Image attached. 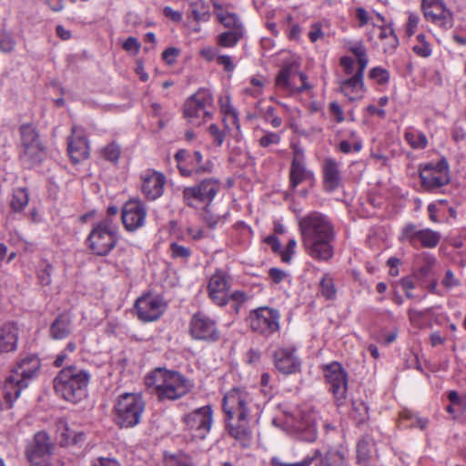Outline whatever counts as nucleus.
<instances>
[{
	"label": "nucleus",
	"instance_id": "obj_54",
	"mask_svg": "<svg viewBox=\"0 0 466 466\" xmlns=\"http://www.w3.org/2000/svg\"><path fill=\"white\" fill-rule=\"evenodd\" d=\"M249 299H250V296L243 290H235L231 293H230V291L228 292V301L232 300L233 302H235L237 304V306H236L237 311L238 310L239 306L242 305L243 303L247 302L248 300H249Z\"/></svg>",
	"mask_w": 466,
	"mask_h": 466
},
{
	"label": "nucleus",
	"instance_id": "obj_34",
	"mask_svg": "<svg viewBox=\"0 0 466 466\" xmlns=\"http://www.w3.org/2000/svg\"><path fill=\"white\" fill-rule=\"evenodd\" d=\"M71 319L66 314L59 315L51 324L49 332L54 339H64L71 333Z\"/></svg>",
	"mask_w": 466,
	"mask_h": 466
},
{
	"label": "nucleus",
	"instance_id": "obj_9",
	"mask_svg": "<svg viewBox=\"0 0 466 466\" xmlns=\"http://www.w3.org/2000/svg\"><path fill=\"white\" fill-rule=\"evenodd\" d=\"M221 186V182L215 177L203 179L195 186L184 188L183 201L187 207L208 208L220 191Z\"/></svg>",
	"mask_w": 466,
	"mask_h": 466
},
{
	"label": "nucleus",
	"instance_id": "obj_27",
	"mask_svg": "<svg viewBox=\"0 0 466 466\" xmlns=\"http://www.w3.org/2000/svg\"><path fill=\"white\" fill-rule=\"evenodd\" d=\"M68 154L74 163H78L89 156V147L84 132L78 127L72 128L68 140Z\"/></svg>",
	"mask_w": 466,
	"mask_h": 466
},
{
	"label": "nucleus",
	"instance_id": "obj_24",
	"mask_svg": "<svg viewBox=\"0 0 466 466\" xmlns=\"http://www.w3.org/2000/svg\"><path fill=\"white\" fill-rule=\"evenodd\" d=\"M50 451L51 444L46 433L37 432L33 444L26 451V456L32 466H44L51 462Z\"/></svg>",
	"mask_w": 466,
	"mask_h": 466
},
{
	"label": "nucleus",
	"instance_id": "obj_49",
	"mask_svg": "<svg viewBox=\"0 0 466 466\" xmlns=\"http://www.w3.org/2000/svg\"><path fill=\"white\" fill-rule=\"evenodd\" d=\"M351 416L358 422H363L368 417V407L361 401H353Z\"/></svg>",
	"mask_w": 466,
	"mask_h": 466
},
{
	"label": "nucleus",
	"instance_id": "obj_6",
	"mask_svg": "<svg viewBox=\"0 0 466 466\" xmlns=\"http://www.w3.org/2000/svg\"><path fill=\"white\" fill-rule=\"evenodd\" d=\"M118 241V227L111 218L93 224L86 243L93 255L105 257L115 248Z\"/></svg>",
	"mask_w": 466,
	"mask_h": 466
},
{
	"label": "nucleus",
	"instance_id": "obj_62",
	"mask_svg": "<svg viewBox=\"0 0 466 466\" xmlns=\"http://www.w3.org/2000/svg\"><path fill=\"white\" fill-rule=\"evenodd\" d=\"M296 246L297 241L294 238L289 240L286 249L281 252V259L283 262H290L295 252Z\"/></svg>",
	"mask_w": 466,
	"mask_h": 466
},
{
	"label": "nucleus",
	"instance_id": "obj_25",
	"mask_svg": "<svg viewBox=\"0 0 466 466\" xmlns=\"http://www.w3.org/2000/svg\"><path fill=\"white\" fill-rule=\"evenodd\" d=\"M295 352L294 347H282L275 351L274 364L279 372L290 375L300 371L301 362Z\"/></svg>",
	"mask_w": 466,
	"mask_h": 466
},
{
	"label": "nucleus",
	"instance_id": "obj_33",
	"mask_svg": "<svg viewBox=\"0 0 466 466\" xmlns=\"http://www.w3.org/2000/svg\"><path fill=\"white\" fill-rule=\"evenodd\" d=\"M215 14L218 20L230 31H244V26L239 17L234 14L225 11L218 4H214Z\"/></svg>",
	"mask_w": 466,
	"mask_h": 466
},
{
	"label": "nucleus",
	"instance_id": "obj_15",
	"mask_svg": "<svg viewBox=\"0 0 466 466\" xmlns=\"http://www.w3.org/2000/svg\"><path fill=\"white\" fill-rule=\"evenodd\" d=\"M181 420L193 438L203 440L213 425V409L210 405L197 408L185 413Z\"/></svg>",
	"mask_w": 466,
	"mask_h": 466
},
{
	"label": "nucleus",
	"instance_id": "obj_38",
	"mask_svg": "<svg viewBox=\"0 0 466 466\" xmlns=\"http://www.w3.org/2000/svg\"><path fill=\"white\" fill-rule=\"evenodd\" d=\"M29 196L26 188H15L10 199V208L15 212L22 211L28 204Z\"/></svg>",
	"mask_w": 466,
	"mask_h": 466
},
{
	"label": "nucleus",
	"instance_id": "obj_59",
	"mask_svg": "<svg viewBox=\"0 0 466 466\" xmlns=\"http://www.w3.org/2000/svg\"><path fill=\"white\" fill-rule=\"evenodd\" d=\"M441 284L448 289L458 287L460 285V280L455 278L453 272L451 269H448L445 272V275L441 280Z\"/></svg>",
	"mask_w": 466,
	"mask_h": 466
},
{
	"label": "nucleus",
	"instance_id": "obj_26",
	"mask_svg": "<svg viewBox=\"0 0 466 466\" xmlns=\"http://www.w3.org/2000/svg\"><path fill=\"white\" fill-rule=\"evenodd\" d=\"M364 71L357 68L353 76L339 81L341 93L351 101L361 99L364 96Z\"/></svg>",
	"mask_w": 466,
	"mask_h": 466
},
{
	"label": "nucleus",
	"instance_id": "obj_17",
	"mask_svg": "<svg viewBox=\"0 0 466 466\" xmlns=\"http://www.w3.org/2000/svg\"><path fill=\"white\" fill-rule=\"evenodd\" d=\"M441 234L431 228L420 229L414 224H408L403 227L400 239L402 242H408L414 248L421 246L426 248H435L440 240Z\"/></svg>",
	"mask_w": 466,
	"mask_h": 466
},
{
	"label": "nucleus",
	"instance_id": "obj_30",
	"mask_svg": "<svg viewBox=\"0 0 466 466\" xmlns=\"http://www.w3.org/2000/svg\"><path fill=\"white\" fill-rule=\"evenodd\" d=\"M323 182L325 189L329 192L341 185L339 164L332 158H327L323 164Z\"/></svg>",
	"mask_w": 466,
	"mask_h": 466
},
{
	"label": "nucleus",
	"instance_id": "obj_51",
	"mask_svg": "<svg viewBox=\"0 0 466 466\" xmlns=\"http://www.w3.org/2000/svg\"><path fill=\"white\" fill-rule=\"evenodd\" d=\"M15 41L13 36L5 31L0 32V50L5 53H10L15 49Z\"/></svg>",
	"mask_w": 466,
	"mask_h": 466
},
{
	"label": "nucleus",
	"instance_id": "obj_46",
	"mask_svg": "<svg viewBox=\"0 0 466 466\" xmlns=\"http://www.w3.org/2000/svg\"><path fill=\"white\" fill-rule=\"evenodd\" d=\"M101 154L106 160L116 163L121 154L120 147L114 142L110 143L102 149Z\"/></svg>",
	"mask_w": 466,
	"mask_h": 466
},
{
	"label": "nucleus",
	"instance_id": "obj_32",
	"mask_svg": "<svg viewBox=\"0 0 466 466\" xmlns=\"http://www.w3.org/2000/svg\"><path fill=\"white\" fill-rule=\"evenodd\" d=\"M375 441L370 435H364L357 445V463L359 466H370L374 452Z\"/></svg>",
	"mask_w": 466,
	"mask_h": 466
},
{
	"label": "nucleus",
	"instance_id": "obj_48",
	"mask_svg": "<svg viewBox=\"0 0 466 466\" xmlns=\"http://www.w3.org/2000/svg\"><path fill=\"white\" fill-rule=\"evenodd\" d=\"M357 134L355 131H350V137L354 139L353 144L350 143L348 140H342L339 144V149L345 154H349L354 149V151L359 152L362 148V143L360 140L356 139Z\"/></svg>",
	"mask_w": 466,
	"mask_h": 466
},
{
	"label": "nucleus",
	"instance_id": "obj_63",
	"mask_svg": "<svg viewBox=\"0 0 466 466\" xmlns=\"http://www.w3.org/2000/svg\"><path fill=\"white\" fill-rule=\"evenodd\" d=\"M448 399L451 404L455 405L461 410L466 409L465 399L460 396L456 390H450L448 392Z\"/></svg>",
	"mask_w": 466,
	"mask_h": 466
},
{
	"label": "nucleus",
	"instance_id": "obj_7",
	"mask_svg": "<svg viewBox=\"0 0 466 466\" xmlns=\"http://www.w3.org/2000/svg\"><path fill=\"white\" fill-rule=\"evenodd\" d=\"M145 400L139 393L119 395L114 405L115 421L120 428H133L140 421L145 410Z\"/></svg>",
	"mask_w": 466,
	"mask_h": 466
},
{
	"label": "nucleus",
	"instance_id": "obj_28",
	"mask_svg": "<svg viewBox=\"0 0 466 466\" xmlns=\"http://www.w3.org/2000/svg\"><path fill=\"white\" fill-rule=\"evenodd\" d=\"M19 338V329L14 322L0 327V355L15 351Z\"/></svg>",
	"mask_w": 466,
	"mask_h": 466
},
{
	"label": "nucleus",
	"instance_id": "obj_3",
	"mask_svg": "<svg viewBox=\"0 0 466 466\" xmlns=\"http://www.w3.org/2000/svg\"><path fill=\"white\" fill-rule=\"evenodd\" d=\"M145 384L160 401L179 400L193 389L189 379L177 370L166 368L152 370L146 376Z\"/></svg>",
	"mask_w": 466,
	"mask_h": 466
},
{
	"label": "nucleus",
	"instance_id": "obj_56",
	"mask_svg": "<svg viewBox=\"0 0 466 466\" xmlns=\"http://www.w3.org/2000/svg\"><path fill=\"white\" fill-rule=\"evenodd\" d=\"M339 64L343 68L345 76L350 77L353 76L355 71V61L350 56H342L339 60Z\"/></svg>",
	"mask_w": 466,
	"mask_h": 466
},
{
	"label": "nucleus",
	"instance_id": "obj_64",
	"mask_svg": "<svg viewBox=\"0 0 466 466\" xmlns=\"http://www.w3.org/2000/svg\"><path fill=\"white\" fill-rule=\"evenodd\" d=\"M218 65L223 66L227 72H232L235 68V65L231 57L228 55H220L216 57Z\"/></svg>",
	"mask_w": 466,
	"mask_h": 466
},
{
	"label": "nucleus",
	"instance_id": "obj_23",
	"mask_svg": "<svg viewBox=\"0 0 466 466\" xmlns=\"http://www.w3.org/2000/svg\"><path fill=\"white\" fill-rule=\"evenodd\" d=\"M141 191L148 200H156L164 193L166 177L154 169H147L140 175Z\"/></svg>",
	"mask_w": 466,
	"mask_h": 466
},
{
	"label": "nucleus",
	"instance_id": "obj_45",
	"mask_svg": "<svg viewBox=\"0 0 466 466\" xmlns=\"http://www.w3.org/2000/svg\"><path fill=\"white\" fill-rule=\"evenodd\" d=\"M417 42L418 43L414 45L412 48L413 52L421 57L430 56L431 55V47L426 41V37L423 34H419L417 35Z\"/></svg>",
	"mask_w": 466,
	"mask_h": 466
},
{
	"label": "nucleus",
	"instance_id": "obj_58",
	"mask_svg": "<svg viewBox=\"0 0 466 466\" xmlns=\"http://www.w3.org/2000/svg\"><path fill=\"white\" fill-rule=\"evenodd\" d=\"M270 464L271 466H312V459L305 460L301 462L289 463L282 461L279 457H272L270 460ZM313 466H317V464H314Z\"/></svg>",
	"mask_w": 466,
	"mask_h": 466
},
{
	"label": "nucleus",
	"instance_id": "obj_39",
	"mask_svg": "<svg viewBox=\"0 0 466 466\" xmlns=\"http://www.w3.org/2000/svg\"><path fill=\"white\" fill-rule=\"evenodd\" d=\"M348 49L357 57L358 68L365 70L369 63V58L363 43L361 41L350 42L348 46Z\"/></svg>",
	"mask_w": 466,
	"mask_h": 466
},
{
	"label": "nucleus",
	"instance_id": "obj_41",
	"mask_svg": "<svg viewBox=\"0 0 466 466\" xmlns=\"http://www.w3.org/2000/svg\"><path fill=\"white\" fill-rule=\"evenodd\" d=\"M320 294L327 299H333L336 297L337 289L334 285L333 277L330 273H325L319 282Z\"/></svg>",
	"mask_w": 466,
	"mask_h": 466
},
{
	"label": "nucleus",
	"instance_id": "obj_42",
	"mask_svg": "<svg viewBox=\"0 0 466 466\" xmlns=\"http://www.w3.org/2000/svg\"><path fill=\"white\" fill-rule=\"evenodd\" d=\"M324 463L325 466H343L345 463V454L341 451L331 449L327 451Z\"/></svg>",
	"mask_w": 466,
	"mask_h": 466
},
{
	"label": "nucleus",
	"instance_id": "obj_18",
	"mask_svg": "<svg viewBox=\"0 0 466 466\" xmlns=\"http://www.w3.org/2000/svg\"><path fill=\"white\" fill-rule=\"evenodd\" d=\"M421 10L425 19L445 29L453 25L452 13L443 0H422Z\"/></svg>",
	"mask_w": 466,
	"mask_h": 466
},
{
	"label": "nucleus",
	"instance_id": "obj_35",
	"mask_svg": "<svg viewBox=\"0 0 466 466\" xmlns=\"http://www.w3.org/2000/svg\"><path fill=\"white\" fill-rule=\"evenodd\" d=\"M57 433L62 445L77 444L84 441L85 436L82 431L76 432L71 430L64 420L58 422Z\"/></svg>",
	"mask_w": 466,
	"mask_h": 466
},
{
	"label": "nucleus",
	"instance_id": "obj_14",
	"mask_svg": "<svg viewBox=\"0 0 466 466\" xmlns=\"http://www.w3.org/2000/svg\"><path fill=\"white\" fill-rule=\"evenodd\" d=\"M322 371L329 390L332 393L337 406H342L347 400L348 373L337 361L323 365Z\"/></svg>",
	"mask_w": 466,
	"mask_h": 466
},
{
	"label": "nucleus",
	"instance_id": "obj_31",
	"mask_svg": "<svg viewBox=\"0 0 466 466\" xmlns=\"http://www.w3.org/2000/svg\"><path fill=\"white\" fill-rule=\"evenodd\" d=\"M303 183L313 186L315 183L314 173L308 169L305 164H291L289 168V187L292 191Z\"/></svg>",
	"mask_w": 466,
	"mask_h": 466
},
{
	"label": "nucleus",
	"instance_id": "obj_8",
	"mask_svg": "<svg viewBox=\"0 0 466 466\" xmlns=\"http://www.w3.org/2000/svg\"><path fill=\"white\" fill-rule=\"evenodd\" d=\"M213 95L207 88H199L189 96L184 104V116L187 121L196 127L212 117Z\"/></svg>",
	"mask_w": 466,
	"mask_h": 466
},
{
	"label": "nucleus",
	"instance_id": "obj_11",
	"mask_svg": "<svg viewBox=\"0 0 466 466\" xmlns=\"http://www.w3.org/2000/svg\"><path fill=\"white\" fill-rule=\"evenodd\" d=\"M20 132V159L27 166H33L42 160L44 147L39 135L32 124H23Z\"/></svg>",
	"mask_w": 466,
	"mask_h": 466
},
{
	"label": "nucleus",
	"instance_id": "obj_19",
	"mask_svg": "<svg viewBox=\"0 0 466 466\" xmlns=\"http://www.w3.org/2000/svg\"><path fill=\"white\" fill-rule=\"evenodd\" d=\"M166 309L164 300L158 296L147 294L140 297L135 303L137 318L144 322H150L160 318Z\"/></svg>",
	"mask_w": 466,
	"mask_h": 466
},
{
	"label": "nucleus",
	"instance_id": "obj_60",
	"mask_svg": "<svg viewBox=\"0 0 466 466\" xmlns=\"http://www.w3.org/2000/svg\"><path fill=\"white\" fill-rule=\"evenodd\" d=\"M420 18L417 15L410 13L406 25V35L411 36L414 35L416 28L418 27Z\"/></svg>",
	"mask_w": 466,
	"mask_h": 466
},
{
	"label": "nucleus",
	"instance_id": "obj_12",
	"mask_svg": "<svg viewBox=\"0 0 466 466\" xmlns=\"http://www.w3.org/2000/svg\"><path fill=\"white\" fill-rule=\"evenodd\" d=\"M316 414L307 410L287 413L285 425L299 440L312 442L317 439Z\"/></svg>",
	"mask_w": 466,
	"mask_h": 466
},
{
	"label": "nucleus",
	"instance_id": "obj_16",
	"mask_svg": "<svg viewBox=\"0 0 466 466\" xmlns=\"http://www.w3.org/2000/svg\"><path fill=\"white\" fill-rule=\"evenodd\" d=\"M421 187L429 192L439 189L450 182L449 165L446 160L430 163L420 168Z\"/></svg>",
	"mask_w": 466,
	"mask_h": 466
},
{
	"label": "nucleus",
	"instance_id": "obj_57",
	"mask_svg": "<svg viewBox=\"0 0 466 466\" xmlns=\"http://www.w3.org/2000/svg\"><path fill=\"white\" fill-rule=\"evenodd\" d=\"M275 108L273 106H268L266 109V113L264 118L267 122H268L274 128H278L282 125V119L276 116Z\"/></svg>",
	"mask_w": 466,
	"mask_h": 466
},
{
	"label": "nucleus",
	"instance_id": "obj_5",
	"mask_svg": "<svg viewBox=\"0 0 466 466\" xmlns=\"http://www.w3.org/2000/svg\"><path fill=\"white\" fill-rule=\"evenodd\" d=\"M40 366V360L37 357L27 356L14 367L4 385V398L9 407L13 406L21 391L28 386Z\"/></svg>",
	"mask_w": 466,
	"mask_h": 466
},
{
	"label": "nucleus",
	"instance_id": "obj_53",
	"mask_svg": "<svg viewBox=\"0 0 466 466\" xmlns=\"http://www.w3.org/2000/svg\"><path fill=\"white\" fill-rule=\"evenodd\" d=\"M164 466H193L191 460L185 455L166 457Z\"/></svg>",
	"mask_w": 466,
	"mask_h": 466
},
{
	"label": "nucleus",
	"instance_id": "obj_43",
	"mask_svg": "<svg viewBox=\"0 0 466 466\" xmlns=\"http://www.w3.org/2000/svg\"><path fill=\"white\" fill-rule=\"evenodd\" d=\"M262 133V136L258 138V145L262 147L277 146L281 141L280 132H270L263 130Z\"/></svg>",
	"mask_w": 466,
	"mask_h": 466
},
{
	"label": "nucleus",
	"instance_id": "obj_2",
	"mask_svg": "<svg viewBox=\"0 0 466 466\" xmlns=\"http://www.w3.org/2000/svg\"><path fill=\"white\" fill-rule=\"evenodd\" d=\"M228 433L237 440H245L249 435L248 420L257 409L249 392L234 388L227 392L222 401Z\"/></svg>",
	"mask_w": 466,
	"mask_h": 466
},
{
	"label": "nucleus",
	"instance_id": "obj_10",
	"mask_svg": "<svg viewBox=\"0 0 466 466\" xmlns=\"http://www.w3.org/2000/svg\"><path fill=\"white\" fill-rule=\"evenodd\" d=\"M279 310L269 307H259L249 311L247 323L256 334L268 338L280 328Z\"/></svg>",
	"mask_w": 466,
	"mask_h": 466
},
{
	"label": "nucleus",
	"instance_id": "obj_61",
	"mask_svg": "<svg viewBox=\"0 0 466 466\" xmlns=\"http://www.w3.org/2000/svg\"><path fill=\"white\" fill-rule=\"evenodd\" d=\"M208 131L212 136L216 146L220 147L225 140L224 133L218 128V127L216 124L210 125L208 127Z\"/></svg>",
	"mask_w": 466,
	"mask_h": 466
},
{
	"label": "nucleus",
	"instance_id": "obj_4",
	"mask_svg": "<svg viewBox=\"0 0 466 466\" xmlns=\"http://www.w3.org/2000/svg\"><path fill=\"white\" fill-rule=\"evenodd\" d=\"M90 374L76 366L61 370L54 379V389L57 395L69 402L77 403L87 396Z\"/></svg>",
	"mask_w": 466,
	"mask_h": 466
},
{
	"label": "nucleus",
	"instance_id": "obj_36",
	"mask_svg": "<svg viewBox=\"0 0 466 466\" xmlns=\"http://www.w3.org/2000/svg\"><path fill=\"white\" fill-rule=\"evenodd\" d=\"M404 139L413 149H424L428 146L426 135L411 127L405 129Z\"/></svg>",
	"mask_w": 466,
	"mask_h": 466
},
{
	"label": "nucleus",
	"instance_id": "obj_50",
	"mask_svg": "<svg viewBox=\"0 0 466 466\" xmlns=\"http://www.w3.org/2000/svg\"><path fill=\"white\" fill-rule=\"evenodd\" d=\"M191 249L177 243L170 244V255L173 258L187 259L191 256Z\"/></svg>",
	"mask_w": 466,
	"mask_h": 466
},
{
	"label": "nucleus",
	"instance_id": "obj_55",
	"mask_svg": "<svg viewBox=\"0 0 466 466\" xmlns=\"http://www.w3.org/2000/svg\"><path fill=\"white\" fill-rule=\"evenodd\" d=\"M191 157H192V153H189L186 149H179L176 153L175 159L177 161V168H178L180 173H181V168L182 167H187L188 162H189Z\"/></svg>",
	"mask_w": 466,
	"mask_h": 466
},
{
	"label": "nucleus",
	"instance_id": "obj_22",
	"mask_svg": "<svg viewBox=\"0 0 466 466\" xmlns=\"http://www.w3.org/2000/svg\"><path fill=\"white\" fill-rule=\"evenodd\" d=\"M147 215L145 204L139 199H130L122 208V222L127 231L142 228Z\"/></svg>",
	"mask_w": 466,
	"mask_h": 466
},
{
	"label": "nucleus",
	"instance_id": "obj_29",
	"mask_svg": "<svg viewBox=\"0 0 466 466\" xmlns=\"http://www.w3.org/2000/svg\"><path fill=\"white\" fill-rule=\"evenodd\" d=\"M211 160L203 161V155L199 151H194L187 167L181 168L183 177L202 176L213 171Z\"/></svg>",
	"mask_w": 466,
	"mask_h": 466
},
{
	"label": "nucleus",
	"instance_id": "obj_40",
	"mask_svg": "<svg viewBox=\"0 0 466 466\" xmlns=\"http://www.w3.org/2000/svg\"><path fill=\"white\" fill-rule=\"evenodd\" d=\"M244 31L228 30L217 36V43L222 47H233L243 37Z\"/></svg>",
	"mask_w": 466,
	"mask_h": 466
},
{
	"label": "nucleus",
	"instance_id": "obj_37",
	"mask_svg": "<svg viewBox=\"0 0 466 466\" xmlns=\"http://www.w3.org/2000/svg\"><path fill=\"white\" fill-rule=\"evenodd\" d=\"M355 16L358 19L359 26L363 27L369 24L373 26L377 25V21L380 23L385 22V17L377 12L368 13L363 7H357L355 9Z\"/></svg>",
	"mask_w": 466,
	"mask_h": 466
},
{
	"label": "nucleus",
	"instance_id": "obj_21",
	"mask_svg": "<svg viewBox=\"0 0 466 466\" xmlns=\"http://www.w3.org/2000/svg\"><path fill=\"white\" fill-rule=\"evenodd\" d=\"M306 79V75L287 66L279 72L276 77V86L289 94L300 93L309 88Z\"/></svg>",
	"mask_w": 466,
	"mask_h": 466
},
{
	"label": "nucleus",
	"instance_id": "obj_47",
	"mask_svg": "<svg viewBox=\"0 0 466 466\" xmlns=\"http://www.w3.org/2000/svg\"><path fill=\"white\" fill-rule=\"evenodd\" d=\"M369 76L379 85H386L390 80V73L387 69L380 66L373 67L370 70Z\"/></svg>",
	"mask_w": 466,
	"mask_h": 466
},
{
	"label": "nucleus",
	"instance_id": "obj_44",
	"mask_svg": "<svg viewBox=\"0 0 466 466\" xmlns=\"http://www.w3.org/2000/svg\"><path fill=\"white\" fill-rule=\"evenodd\" d=\"M53 270H54L53 266L47 261H43L39 265V268L37 271V277H38V279H39V282L41 283V285L48 286L51 284Z\"/></svg>",
	"mask_w": 466,
	"mask_h": 466
},
{
	"label": "nucleus",
	"instance_id": "obj_52",
	"mask_svg": "<svg viewBox=\"0 0 466 466\" xmlns=\"http://www.w3.org/2000/svg\"><path fill=\"white\" fill-rule=\"evenodd\" d=\"M421 266L418 269V273L420 277H426L436 263V258L431 255H423L421 258Z\"/></svg>",
	"mask_w": 466,
	"mask_h": 466
},
{
	"label": "nucleus",
	"instance_id": "obj_13",
	"mask_svg": "<svg viewBox=\"0 0 466 466\" xmlns=\"http://www.w3.org/2000/svg\"><path fill=\"white\" fill-rule=\"evenodd\" d=\"M188 334L194 340L208 343L218 341L221 336L217 320L202 311H198L191 316Z\"/></svg>",
	"mask_w": 466,
	"mask_h": 466
},
{
	"label": "nucleus",
	"instance_id": "obj_1",
	"mask_svg": "<svg viewBox=\"0 0 466 466\" xmlns=\"http://www.w3.org/2000/svg\"><path fill=\"white\" fill-rule=\"evenodd\" d=\"M301 244L313 259L329 261L334 255L336 238L331 219L319 211H310L299 219Z\"/></svg>",
	"mask_w": 466,
	"mask_h": 466
},
{
	"label": "nucleus",
	"instance_id": "obj_20",
	"mask_svg": "<svg viewBox=\"0 0 466 466\" xmlns=\"http://www.w3.org/2000/svg\"><path fill=\"white\" fill-rule=\"evenodd\" d=\"M231 287V277L223 270H217L210 278L208 292L210 299L218 307L228 303V292Z\"/></svg>",
	"mask_w": 466,
	"mask_h": 466
}]
</instances>
